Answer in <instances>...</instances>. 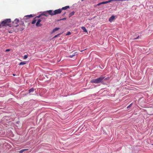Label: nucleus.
Returning <instances> with one entry per match:
<instances>
[{"instance_id":"f257e3e1","label":"nucleus","mask_w":153,"mask_h":153,"mask_svg":"<svg viewBox=\"0 0 153 153\" xmlns=\"http://www.w3.org/2000/svg\"><path fill=\"white\" fill-rule=\"evenodd\" d=\"M11 22V20L10 19H6L4 20L0 24V28H1L3 26L9 25Z\"/></svg>"},{"instance_id":"f03ea898","label":"nucleus","mask_w":153,"mask_h":153,"mask_svg":"<svg viewBox=\"0 0 153 153\" xmlns=\"http://www.w3.org/2000/svg\"><path fill=\"white\" fill-rule=\"evenodd\" d=\"M105 77L104 76H101L98 78L92 79L91 82L96 84L98 83L102 82Z\"/></svg>"},{"instance_id":"7ed1b4c3","label":"nucleus","mask_w":153,"mask_h":153,"mask_svg":"<svg viewBox=\"0 0 153 153\" xmlns=\"http://www.w3.org/2000/svg\"><path fill=\"white\" fill-rule=\"evenodd\" d=\"M19 22V20L17 19H15L14 20L13 22V26L12 27V28H16L18 26V23Z\"/></svg>"},{"instance_id":"20e7f679","label":"nucleus","mask_w":153,"mask_h":153,"mask_svg":"<svg viewBox=\"0 0 153 153\" xmlns=\"http://www.w3.org/2000/svg\"><path fill=\"white\" fill-rule=\"evenodd\" d=\"M23 24V23H22L21 24H20V25L19 26L18 25V26L17 27H16V28H17V31H19V30L22 31L24 29V25Z\"/></svg>"},{"instance_id":"39448f33","label":"nucleus","mask_w":153,"mask_h":153,"mask_svg":"<svg viewBox=\"0 0 153 153\" xmlns=\"http://www.w3.org/2000/svg\"><path fill=\"white\" fill-rule=\"evenodd\" d=\"M54 14L55 15L60 13L62 12L61 9H60L55 10L54 11Z\"/></svg>"},{"instance_id":"423d86ee","label":"nucleus","mask_w":153,"mask_h":153,"mask_svg":"<svg viewBox=\"0 0 153 153\" xmlns=\"http://www.w3.org/2000/svg\"><path fill=\"white\" fill-rule=\"evenodd\" d=\"M41 16V15H40L37 16H36L35 17L33 20V21L32 22V24H34L36 23V22L37 21V19L39 18Z\"/></svg>"},{"instance_id":"0eeeda50","label":"nucleus","mask_w":153,"mask_h":153,"mask_svg":"<svg viewBox=\"0 0 153 153\" xmlns=\"http://www.w3.org/2000/svg\"><path fill=\"white\" fill-rule=\"evenodd\" d=\"M47 12H48V13L49 15H50L51 16L55 15V14H54V11H53L52 10H50L47 11Z\"/></svg>"},{"instance_id":"6e6552de","label":"nucleus","mask_w":153,"mask_h":153,"mask_svg":"<svg viewBox=\"0 0 153 153\" xmlns=\"http://www.w3.org/2000/svg\"><path fill=\"white\" fill-rule=\"evenodd\" d=\"M148 113L150 115H153V108H150L148 111Z\"/></svg>"},{"instance_id":"1a4fd4ad","label":"nucleus","mask_w":153,"mask_h":153,"mask_svg":"<svg viewBox=\"0 0 153 153\" xmlns=\"http://www.w3.org/2000/svg\"><path fill=\"white\" fill-rule=\"evenodd\" d=\"M33 17V16L31 14L30 15H27V16H24V18L25 19H28V18H30V17Z\"/></svg>"},{"instance_id":"9d476101","label":"nucleus","mask_w":153,"mask_h":153,"mask_svg":"<svg viewBox=\"0 0 153 153\" xmlns=\"http://www.w3.org/2000/svg\"><path fill=\"white\" fill-rule=\"evenodd\" d=\"M112 1V0H109L107 1H103V2H101V4H107L108 3H110Z\"/></svg>"},{"instance_id":"9b49d317","label":"nucleus","mask_w":153,"mask_h":153,"mask_svg":"<svg viewBox=\"0 0 153 153\" xmlns=\"http://www.w3.org/2000/svg\"><path fill=\"white\" fill-rule=\"evenodd\" d=\"M115 17L114 16H111L110 17L109 19V21L111 22H112V21L114 19Z\"/></svg>"},{"instance_id":"f8f14e48","label":"nucleus","mask_w":153,"mask_h":153,"mask_svg":"<svg viewBox=\"0 0 153 153\" xmlns=\"http://www.w3.org/2000/svg\"><path fill=\"white\" fill-rule=\"evenodd\" d=\"M48 12L47 11L45 12H44L41 15L44 16H48Z\"/></svg>"},{"instance_id":"ddd939ff","label":"nucleus","mask_w":153,"mask_h":153,"mask_svg":"<svg viewBox=\"0 0 153 153\" xmlns=\"http://www.w3.org/2000/svg\"><path fill=\"white\" fill-rule=\"evenodd\" d=\"M70 7L69 6H66L65 7H62L61 9V10L62 11V10H65L68 8H69Z\"/></svg>"},{"instance_id":"4468645a","label":"nucleus","mask_w":153,"mask_h":153,"mask_svg":"<svg viewBox=\"0 0 153 153\" xmlns=\"http://www.w3.org/2000/svg\"><path fill=\"white\" fill-rule=\"evenodd\" d=\"M75 13L74 11H73L72 12L70 13L69 14V17H70L74 15Z\"/></svg>"},{"instance_id":"2eb2a0df","label":"nucleus","mask_w":153,"mask_h":153,"mask_svg":"<svg viewBox=\"0 0 153 153\" xmlns=\"http://www.w3.org/2000/svg\"><path fill=\"white\" fill-rule=\"evenodd\" d=\"M81 29L83 30V31L85 32H87V30L85 27L84 26L81 27Z\"/></svg>"},{"instance_id":"dca6fc26","label":"nucleus","mask_w":153,"mask_h":153,"mask_svg":"<svg viewBox=\"0 0 153 153\" xmlns=\"http://www.w3.org/2000/svg\"><path fill=\"white\" fill-rule=\"evenodd\" d=\"M36 27H38L39 26H42V25L40 24V23L37 22L36 23Z\"/></svg>"},{"instance_id":"f3484780","label":"nucleus","mask_w":153,"mask_h":153,"mask_svg":"<svg viewBox=\"0 0 153 153\" xmlns=\"http://www.w3.org/2000/svg\"><path fill=\"white\" fill-rule=\"evenodd\" d=\"M59 29V28H57V27H56V28H55L53 30L52 33H53V32H55L56 31L58 30Z\"/></svg>"},{"instance_id":"a211bd4d","label":"nucleus","mask_w":153,"mask_h":153,"mask_svg":"<svg viewBox=\"0 0 153 153\" xmlns=\"http://www.w3.org/2000/svg\"><path fill=\"white\" fill-rule=\"evenodd\" d=\"M13 29H14V30H11L10 31H9L8 32L9 33H12L13 31H17V30H15V28H14V29H13Z\"/></svg>"},{"instance_id":"6ab92c4d","label":"nucleus","mask_w":153,"mask_h":153,"mask_svg":"<svg viewBox=\"0 0 153 153\" xmlns=\"http://www.w3.org/2000/svg\"><path fill=\"white\" fill-rule=\"evenodd\" d=\"M33 91H34V89L33 88H31L29 90V93H30L32 92H33Z\"/></svg>"},{"instance_id":"aec40b11","label":"nucleus","mask_w":153,"mask_h":153,"mask_svg":"<svg viewBox=\"0 0 153 153\" xmlns=\"http://www.w3.org/2000/svg\"><path fill=\"white\" fill-rule=\"evenodd\" d=\"M26 64L25 62H21L19 64V65H24Z\"/></svg>"},{"instance_id":"412c9836","label":"nucleus","mask_w":153,"mask_h":153,"mask_svg":"<svg viewBox=\"0 0 153 153\" xmlns=\"http://www.w3.org/2000/svg\"><path fill=\"white\" fill-rule=\"evenodd\" d=\"M28 57V56L27 55H25L24 56L23 59H26Z\"/></svg>"},{"instance_id":"4be33fe9","label":"nucleus","mask_w":153,"mask_h":153,"mask_svg":"<svg viewBox=\"0 0 153 153\" xmlns=\"http://www.w3.org/2000/svg\"><path fill=\"white\" fill-rule=\"evenodd\" d=\"M37 22H39V23H40V22L42 21V19H37Z\"/></svg>"},{"instance_id":"5701e85b","label":"nucleus","mask_w":153,"mask_h":153,"mask_svg":"<svg viewBox=\"0 0 153 153\" xmlns=\"http://www.w3.org/2000/svg\"><path fill=\"white\" fill-rule=\"evenodd\" d=\"M75 53H74V54L72 55H71L70 56H69V57L70 58H72L73 57V56H75Z\"/></svg>"},{"instance_id":"b1692460","label":"nucleus","mask_w":153,"mask_h":153,"mask_svg":"<svg viewBox=\"0 0 153 153\" xmlns=\"http://www.w3.org/2000/svg\"><path fill=\"white\" fill-rule=\"evenodd\" d=\"M58 34L56 35H55L54 37L53 38H56L57 37H58V36H59L60 34Z\"/></svg>"},{"instance_id":"393cba45","label":"nucleus","mask_w":153,"mask_h":153,"mask_svg":"<svg viewBox=\"0 0 153 153\" xmlns=\"http://www.w3.org/2000/svg\"><path fill=\"white\" fill-rule=\"evenodd\" d=\"M132 105V103H131L130 105H129L128 106H127V108H130V107H131V106Z\"/></svg>"},{"instance_id":"a878e982","label":"nucleus","mask_w":153,"mask_h":153,"mask_svg":"<svg viewBox=\"0 0 153 153\" xmlns=\"http://www.w3.org/2000/svg\"><path fill=\"white\" fill-rule=\"evenodd\" d=\"M24 152V151L23 149H22L21 151H20L19 152V153H22Z\"/></svg>"},{"instance_id":"bb28decb","label":"nucleus","mask_w":153,"mask_h":153,"mask_svg":"<svg viewBox=\"0 0 153 153\" xmlns=\"http://www.w3.org/2000/svg\"><path fill=\"white\" fill-rule=\"evenodd\" d=\"M112 0V1H124L125 0Z\"/></svg>"},{"instance_id":"cd10ccee","label":"nucleus","mask_w":153,"mask_h":153,"mask_svg":"<svg viewBox=\"0 0 153 153\" xmlns=\"http://www.w3.org/2000/svg\"><path fill=\"white\" fill-rule=\"evenodd\" d=\"M71 34V33L70 32H68L66 34V35H68Z\"/></svg>"},{"instance_id":"c85d7f7f","label":"nucleus","mask_w":153,"mask_h":153,"mask_svg":"<svg viewBox=\"0 0 153 153\" xmlns=\"http://www.w3.org/2000/svg\"><path fill=\"white\" fill-rule=\"evenodd\" d=\"M10 51V49H6L5 51L7 52H8V51Z\"/></svg>"},{"instance_id":"c756f323","label":"nucleus","mask_w":153,"mask_h":153,"mask_svg":"<svg viewBox=\"0 0 153 153\" xmlns=\"http://www.w3.org/2000/svg\"><path fill=\"white\" fill-rule=\"evenodd\" d=\"M101 3L100 2V3H99L97 5V6H99V5H101Z\"/></svg>"},{"instance_id":"7c9ffc66","label":"nucleus","mask_w":153,"mask_h":153,"mask_svg":"<svg viewBox=\"0 0 153 153\" xmlns=\"http://www.w3.org/2000/svg\"><path fill=\"white\" fill-rule=\"evenodd\" d=\"M66 18H64L63 19H60V20H66Z\"/></svg>"},{"instance_id":"2f4dec72","label":"nucleus","mask_w":153,"mask_h":153,"mask_svg":"<svg viewBox=\"0 0 153 153\" xmlns=\"http://www.w3.org/2000/svg\"><path fill=\"white\" fill-rule=\"evenodd\" d=\"M23 150H24V151H26V150H28V149H23Z\"/></svg>"},{"instance_id":"473e14b6","label":"nucleus","mask_w":153,"mask_h":153,"mask_svg":"<svg viewBox=\"0 0 153 153\" xmlns=\"http://www.w3.org/2000/svg\"><path fill=\"white\" fill-rule=\"evenodd\" d=\"M139 37V36H138L136 38H135V39H137Z\"/></svg>"},{"instance_id":"72a5a7b5","label":"nucleus","mask_w":153,"mask_h":153,"mask_svg":"<svg viewBox=\"0 0 153 153\" xmlns=\"http://www.w3.org/2000/svg\"><path fill=\"white\" fill-rule=\"evenodd\" d=\"M105 80H107L106 78H105Z\"/></svg>"},{"instance_id":"f704fd0d","label":"nucleus","mask_w":153,"mask_h":153,"mask_svg":"<svg viewBox=\"0 0 153 153\" xmlns=\"http://www.w3.org/2000/svg\"><path fill=\"white\" fill-rule=\"evenodd\" d=\"M13 76H15V74H13Z\"/></svg>"},{"instance_id":"c9c22d12","label":"nucleus","mask_w":153,"mask_h":153,"mask_svg":"<svg viewBox=\"0 0 153 153\" xmlns=\"http://www.w3.org/2000/svg\"><path fill=\"white\" fill-rule=\"evenodd\" d=\"M152 145H153V144H152Z\"/></svg>"}]
</instances>
